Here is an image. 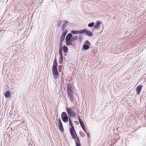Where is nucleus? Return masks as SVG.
<instances>
[{
    "label": "nucleus",
    "instance_id": "7ed1b4c3",
    "mask_svg": "<svg viewBox=\"0 0 146 146\" xmlns=\"http://www.w3.org/2000/svg\"><path fill=\"white\" fill-rule=\"evenodd\" d=\"M52 72L54 78L55 79H57L59 77V74L57 70V68H52Z\"/></svg>",
    "mask_w": 146,
    "mask_h": 146
},
{
    "label": "nucleus",
    "instance_id": "39448f33",
    "mask_svg": "<svg viewBox=\"0 0 146 146\" xmlns=\"http://www.w3.org/2000/svg\"><path fill=\"white\" fill-rule=\"evenodd\" d=\"M90 45V43L88 40H86L83 45V49L84 50H87L89 49Z\"/></svg>",
    "mask_w": 146,
    "mask_h": 146
},
{
    "label": "nucleus",
    "instance_id": "9d476101",
    "mask_svg": "<svg viewBox=\"0 0 146 146\" xmlns=\"http://www.w3.org/2000/svg\"><path fill=\"white\" fill-rule=\"evenodd\" d=\"M82 30H84V33H85L87 35L89 36H91L93 35V33L89 30L83 29Z\"/></svg>",
    "mask_w": 146,
    "mask_h": 146
},
{
    "label": "nucleus",
    "instance_id": "4468645a",
    "mask_svg": "<svg viewBox=\"0 0 146 146\" xmlns=\"http://www.w3.org/2000/svg\"><path fill=\"white\" fill-rule=\"evenodd\" d=\"M57 64L56 61V58H55L54 60L53 64L52 66V68L57 67Z\"/></svg>",
    "mask_w": 146,
    "mask_h": 146
},
{
    "label": "nucleus",
    "instance_id": "c756f323",
    "mask_svg": "<svg viewBox=\"0 0 146 146\" xmlns=\"http://www.w3.org/2000/svg\"><path fill=\"white\" fill-rule=\"evenodd\" d=\"M84 131L85 132V133H87V131H86V130L85 129V128H84V129H83Z\"/></svg>",
    "mask_w": 146,
    "mask_h": 146
},
{
    "label": "nucleus",
    "instance_id": "f8f14e48",
    "mask_svg": "<svg viewBox=\"0 0 146 146\" xmlns=\"http://www.w3.org/2000/svg\"><path fill=\"white\" fill-rule=\"evenodd\" d=\"M72 35L71 33H69L66 36L65 40H72Z\"/></svg>",
    "mask_w": 146,
    "mask_h": 146
},
{
    "label": "nucleus",
    "instance_id": "a878e982",
    "mask_svg": "<svg viewBox=\"0 0 146 146\" xmlns=\"http://www.w3.org/2000/svg\"><path fill=\"white\" fill-rule=\"evenodd\" d=\"M64 21H60L58 24V26H59L61 24H62V23L64 22Z\"/></svg>",
    "mask_w": 146,
    "mask_h": 146
},
{
    "label": "nucleus",
    "instance_id": "2eb2a0df",
    "mask_svg": "<svg viewBox=\"0 0 146 146\" xmlns=\"http://www.w3.org/2000/svg\"><path fill=\"white\" fill-rule=\"evenodd\" d=\"M66 44L67 46L71 45V43L73 42L72 40H66Z\"/></svg>",
    "mask_w": 146,
    "mask_h": 146
},
{
    "label": "nucleus",
    "instance_id": "f257e3e1",
    "mask_svg": "<svg viewBox=\"0 0 146 146\" xmlns=\"http://www.w3.org/2000/svg\"><path fill=\"white\" fill-rule=\"evenodd\" d=\"M67 88V93L68 97L70 101L73 102L74 101V97L73 95L72 87L71 86H68Z\"/></svg>",
    "mask_w": 146,
    "mask_h": 146
},
{
    "label": "nucleus",
    "instance_id": "b1692460",
    "mask_svg": "<svg viewBox=\"0 0 146 146\" xmlns=\"http://www.w3.org/2000/svg\"><path fill=\"white\" fill-rule=\"evenodd\" d=\"M63 45L62 42L60 41L59 44V48H62V46Z\"/></svg>",
    "mask_w": 146,
    "mask_h": 146
},
{
    "label": "nucleus",
    "instance_id": "f03ea898",
    "mask_svg": "<svg viewBox=\"0 0 146 146\" xmlns=\"http://www.w3.org/2000/svg\"><path fill=\"white\" fill-rule=\"evenodd\" d=\"M66 111L68 114L72 117H74L76 115V113L74 110L69 108H66Z\"/></svg>",
    "mask_w": 146,
    "mask_h": 146
},
{
    "label": "nucleus",
    "instance_id": "c85d7f7f",
    "mask_svg": "<svg viewBox=\"0 0 146 146\" xmlns=\"http://www.w3.org/2000/svg\"><path fill=\"white\" fill-rule=\"evenodd\" d=\"M81 126L82 127L83 129H84V128H85V127L84 125Z\"/></svg>",
    "mask_w": 146,
    "mask_h": 146
},
{
    "label": "nucleus",
    "instance_id": "cd10ccee",
    "mask_svg": "<svg viewBox=\"0 0 146 146\" xmlns=\"http://www.w3.org/2000/svg\"><path fill=\"white\" fill-rule=\"evenodd\" d=\"M86 133L88 137H90V133L89 132H87V133Z\"/></svg>",
    "mask_w": 146,
    "mask_h": 146
},
{
    "label": "nucleus",
    "instance_id": "0eeeda50",
    "mask_svg": "<svg viewBox=\"0 0 146 146\" xmlns=\"http://www.w3.org/2000/svg\"><path fill=\"white\" fill-rule=\"evenodd\" d=\"M58 120L59 121L58 123L59 125V129H60V131H61L62 132L64 131V130L62 123L61 122L60 119H58Z\"/></svg>",
    "mask_w": 146,
    "mask_h": 146
},
{
    "label": "nucleus",
    "instance_id": "1a4fd4ad",
    "mask_svg": "<svg viewBox=\"0 0 146 146\" xmlns=\"http://www.w3.org/2000/svg\"><path fill=\"white\" fill-rule=\"evenodd\" d=\"M101 22L100 21H97L96 24L95 25L93 30H98L99 28L100 27Z\"/></svg>",
    "mask_w": 146,
    "mask_h": 146
},
{
    "label": "nucleus",
    "instance_id": "5701e85b",
    "mask_svg": "<svg viewBox=\"0 0 146 146\" xmlns=\"http://www.w3.org/2000/svg\"><path fill=\"white\" fill-rule=\"evenodd\" d=\"M78 38V37L77 36H75L74 37L72 38V40L73 41V42H74V41L77 40Z\"/></svg>",
    "mask_w": 146,
    "mask_h": 146
},
{
    "label": "nucleus",
    "instance_id": "393cba45",
    "mask_svg": "<svg viewBox=\"0 0 146 146\" xmlns=\"http://www.w3.org/2000/svg\"><path fill=\"white\" fill-rule=\"evenodd\" d=\"M65 37L61 36L60 37V41L63 42V41H64L65 39Z\"/></svg>",
    "mask_w": 146,
    "mask_h": 146
},
{
    "label": "nucleus",
    "instance_id": "7c9ffc66",
    "mask_svg": "<svg viewBox=\"0 0 146 146\" xmlns=\"http://www.w3.org/2000/svg\"><path fill=\"white\" fill-rule=\"evenodd\" d=\"M60 59L61 60H62L63 59V56H62V57L60 56Z\"/></svg>",
    "mask_w": 146,
    "mask_h": 146
},
{
    "label": "nucleus",
    "instance_id": "412c9836",
    "mask_svg": "<svg viewBox=\"0 0 146 146\" xmlns=\"http://www.w3.org/2000/svg\"><path fill=\"white\" fill-rule=\"evenodd\" d=\"M78 120L80 122V123L81 126L84 125L83 122L82 121L81 119H80L79 118V117H78Z\"/></svg>",
    "mask_w": 146,
    "mask_h": 146
},
{
    "label": "nucleus",
    "instance_id": "9b49d317",
    "mask_svg": "<svg viewBox=\"0 0 146 146\" xmlns=\"http://www.w3.org/2000/svg\"><path fill=\"white\" fill-rule=\"evenodd\" d=\"M142 86L141 85H139L136 88V92L138 94H140V92L141 91Z\"/></svg>",
    "mask_w": 146,
    "mask_h": 146
},
{
    "label": "nucleus",
    "instance_id": "6ab92c4d",
    "mask_svg": "<svg viewBox=\"0 0 146 146\" xmlns=\"http://www.w3.org/2000/svg\"><path fill=\"white\" fill-rule=\"evenodd\" d=\"M75 141L77 146H80L79 140L78 139H75Z\"/></svg>",
    "mask_w": 146,
    "mask_h": 146
},
{
    "label": "nucleus",
    "instance_id": "dca6fc26",
    "mask_svg": "<svg viewBox=\"0 0 146 146\" xmlns=\"http://www.w3.org/2000/svg\"><path fill=\"white\" fill-rule=\"evenodd\" d=\"M63 49V51L64 52L66 53L68 51V48L66 46L64 45L62 48V50Z\"/></svg>",
    "mask_w": 146,
    "mask_h": 146
},
{
    "label": "nucleus",
    "instance_id": "20e7f679",
    "mask_svg": "<svg viewBox=\"0 0 146 146\" xmlns=\"http://www.w3.org/2000/svg\"><path fill=\"white\" fill-rule=\"evenodd\" d=\"M61 117L63 121L65 123H66L68 120V117L67 114L65 112H62L61 115Z\"/></svg>",
    "mask_w": 146,
    "mask_h": 146
},
{
    "label": "nucleus",
    "instance_id": "bb28decb",
    "mask_svg": "<svg viewBox=\"0 0 146 146\" xmlns=\"http://www.w3.org/2000/svg\"><path fill=\"white\" fill-rule=\"evenodd\" d=\"M59 54H62V48H60L59 49Z\"/></svg>",
    "mask_w": 146,
    "mask_h": 146
},
{
    "label": "nucleus",
    "instance_id": "4be33fe9",
    "mask_svg": "<svg viewBox=\"0 0 146 146\" xmlns=\"http://www.w3.org/2000/svg\"><path fill=\"white\" fill-rule=\"evenodd\" d=\"M94 25V23L93 22H92L91 23H89L88 25V26L90 27H92Z\"/></svg>",
    "mask_w": 146,
    "mask_h": 146
},
{
    "label": "nucleus",
    "instance_id": "ddd939ff",
    "mask_svg": "<svg viewBox=\"0 0 146 146\" xmlns=\"http://www.w3.org/2000/svg\"><path fill=\"white\" fill-rule=\"evenodd\" d=\"M66 24L67 23L65 21H64L62 23L61 27V29L62 30H64L65 29L66 27Z\"/></svg>",
    "mask_w": 146,
    "mask_h": 146
},
{
    "label": "nucleus",
    "instance_id": "a211bd4d",
    "mask_svg": "<svg viewBox=\"0 0 146 146\" xmlns=\"http://www.w3.org/2000/svg\"><path fill=\"white\" fill-rule=\"evenodd\" d=\"M69 124L72 127L70 128V129H74V127L73 126V125L72 124V122L71 121V119L70 118H69Z\"/></svg>",
    "mask_w": 146,
    "mask_h": 146
},
{
    "label": "nucleus",
    "instance_id": "6e6552de",
    "mask_svg": "<svg viewBox=\"0 0 146 146\" xmlns=\"http://www.w3.org/2000/svg\"><path fill=\"white\" fill-rule=\"evenodd\" d=\"M84 30H80V31L76 30V31H71V33L74 34H82L84 33Z\"/></svg>",
    "mask_w": 146,
    "mask_h": 146
},
{
    "label": "nucleus",
    "instance_id": "aec40b11",
    "mask_svg": "<svg viewBox=\"0 0 146 146\" xmlns=\"http://www.w3.org/2000/svg\"><path fill=\"white\" fill-rule=\"evenodd\" d=\"M67 33V30H65V31L63 32L62 36L65 37Z\"/></svg>",
    "mask_w": 146,
    "mask_h": 146
},
{
    "label": "nucleus",
    "instance_id": "f3484780",
    "mask_svg": "<svg viewBox=\"0 0 146 146\" xmlns=\"http://www.w3.org/2000/svg\"><path fill=\"white\" fill-rule=\"evenodd\" d=\"M10 93L9 91L5 92L4 94V95L6 98H8L10 96Z\"/></svg>",
    "mask_w": 146,
    "mask_h": 146
},
{
    "label": "nucleus",
    "instance_id": "2f4dec72",
    "mask_svg": "<svg viewBox=\"0 0 146 146\" xmlns=\"http://www.w3.org/2000/svg\"><path fill=\"white\" fill-rule=\"evenodd\" d=\"M59 55H60V56L62 57V56H63L62 54H59Z\"/></svg>",
    "mask_w": 146,
    "mask_h": 146
},
{
    "label": "nucleus",
    "instance_id": "423d86ee",
    "mask_svg": "<svg viewBox=\"0 0 146 146\" xmlns=\"http://www.w3.org/2000/svg\"><path fill=\"white\" fill-rule=\"evenodd\" d=\"M70 131L71 134V135L72 137V138L73 139H76V136H75L73 132L74 131L75 134V135L77 136V135L76 132V131L74 130L73 129H70Z\"/></svg>",
    "mask_w": 146,
    "mask_h": 146
}]
</instances>
